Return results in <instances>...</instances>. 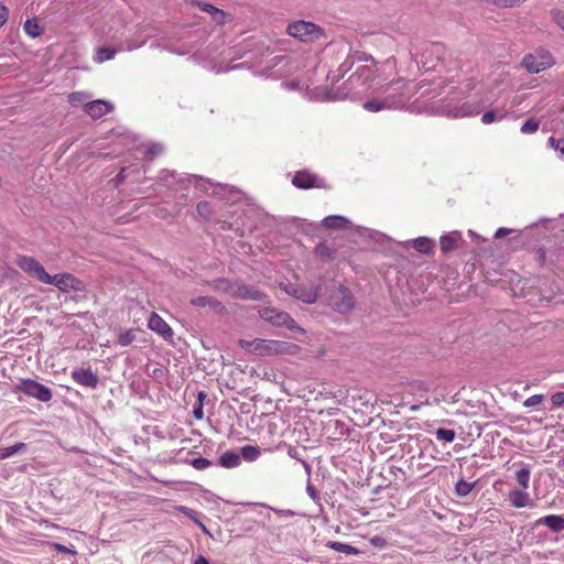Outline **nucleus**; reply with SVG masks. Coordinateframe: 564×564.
<instances>
[{
    "label": "nucleus",
    "mask_w": 564,
    "mask_h": 564,
    "mask_svg": "<svg viewBox=\"0 0 564 564\" xmlns=\"http://www.w3.org/2000/svg\"><path fill=\"white\" fill-rule=\"evenodd\" d=\"M238 345L247 352L256 356H275V355H295L300 351V346L296 344L256 338L252 340L239 339Z\"/></svg>",
    "instance_id": "obj_1"
},
{
    "label": "nucleus",
    "mask_w": 564,
    "mask_h": 564,
    "mask_svg": "<svg viewBox=\"0 0 564 564\" xmlns=\"http://www.w3.org/2000/svg\"><path fill=\"white\" fill-rule=\"evenodd\" d=\"M365 62L370 64L357 67L347 80L350 88L358 91L369 89L377 79L386 80V78L381 77L378 62L372 56H365Z\"/></svg>",
    "instance_id": "obj_2"
},
{
    "label": "nucleus",
    "mask_w": 564,
    "mask_h": 564,
    "mask_svg": "<svg viewBox=\"0 0 564 564\" xmlns=\"http://www.w3.org/2000/svg\"><path fill=\"white\" fill-rule=\"evenodd\" d=\"M285 33L303 43H313L326 39V32L321 25L305 20L290 22Z\"/></svg>",
    "instance_id": "obj_3"
},
{
    "label": "nucleus",
    "mask_w": 564,
    "mask_h": 564,
    "mask_svg": "<svg viewBox=\"0 0 564 564\" xmlns=\"http://www.w3.org/2000/svg\"><path fill=\"white\" fill-rule=\"evenodd\" d=\"M217 289L232 299L261 301L265 295L253 286L242 283H230L227 280H219Z\"/></svg>",
    "instance_id": "obj_4"
},
{
    "label": "nucleus",
    "mask_w": 564,
    "mask_h": 564,
    "mask_svg": "<svg viewBox=\"0 0 564 564\" xmlns=\"http://www.w3.org/2000/svg\"><path fill=\"white\" fill-rule=\"evenodd\" d=\"M452 57L451 51L442 43H431L423 52V65L427 69H436L438 66L447 67Z\"/></svg>",
    "instance_id": "obj_5"
},
{
    "label": "nucleus",
    "mask_w": 564,
    "mask_h": 564,
    "mask_svg": "<svg viewBox=\"0 0 564 564\" xmlns=\"http://www.w3.org/2000/svg\"><path fill=\"white\" fill-rule=\"evenodd\" d=\"M13 391L15 393H24L41 402H48L53 397L50 388L32 379L21 380L20 383L14 387Z\"/></svg>",
    "instance_id": "obj_6"
},
{
    "label": "nucleus",
    "mask_w": 564,
    "mask_h": 564,
    "mask_svg": "<svg viewBox=\"0 0 564 564\" xmlns=\"http://www.w3.org/2000/svg\"><path fill=\"white\" fill-rule=\"evenodd\" d=\"M17 265L29 274L31 278L36 279L39 282L44 283L48 281V273L45 268L33 257L19 256L15 259Z\"/></svg>",
    "instance_id": "obj_7"
},
{
    "label": "nucleus",
    "mask_w": 564,
    "mask_h": 564,
    "mask_svg": "<svg viewBox=\"0 0 564 564\" xmlns=\"http://www.w3.org/2000/svg\"><path fill=\"white\" fill-rule=\"evenodd\" d=\"M45 284L56 286L61 292L67 293L69 291H83L84 283L72 273H57L48 275V281Z\"/></svg>",
    "instance_id": "obj_8"
},
{
    "label": "nucleus",
    "mask_w": 564,
    "mask_h": 564,
    "mask_svg": "<svg viewBox=\"0 0 564 564\" xmlns=\"http://www.w3.org/2000/svg\"><path fill=\"white\" fill-rule=\"evenodd\" d=\"M260 316L276 326H285L289 329H300L305 333L304 329L300 328L296 322L285 312H278L274 308L265 307L260 311Z\"/></svg>",
    "instance_id": "obj_9"
},
{
    "label": "nucleus",
    "mask_w": 564,
    "mask_h": 564,
    "mask_svg": "<svg viewBox=\"0 0 564 564\" xmlns=\"http://www.w3.org/2000/svg\"><path fill=\"white\" fill-rule=\"evenodd\" d=\"M553 65H555V58L547 48L540 46L531 53V74H538Z\"/></svg>",
    "instance_id": "obj_10"
},
{
    "label": "nucleus",
    "mask_w": 564,
    "mask_h": 564,
    "mask_svg": "<svg viewBox=\"0 0 564 564\" xmlns=\"http://www.w3.org/2000/svg\"><path fill=\"white\" fill-rule=\"evenodd\" d=\"M403 89L398 88V94L389 96L383 100L372 99L364 104V108L371 112L398 108L402 104Z\"/></svg>",
    "instance_id": "obj_11"
},
{
    "label": "nucleus",
    "mask_w": 564,
    "mask_h": 564,
    "mask_svg": "<svg viewBox=\"0 0 564 564\" xmlns=\"http://www.w3.org/2000/svg\"><path fill=\"white\" fill-rule=\"evenodd\" d=\"M292 184L301 189L326 187V184L322 178L306 170L297 171L292 178Z\"/></svg>",
    "instance_id": "obj_12"
},
{
    "label": "nucleus",
    "mask_w": 564,
    "mask_h": 564,
    "mask_svg": "<svg viewBox=\"0 0 564 564\" xmlns=\"http://www.w3.org/2000/svg\"><path fill=\"white\" fill-rule=\"evenodd\" d=\"M148 327L160 335L164 340L169 343H173L174 332L171 328V326L158 314V313H151L149 321H148Z\"/></svg>",
    "instance_id": "obj_13"
},
{
    "label": "nucleus",
    "mask_w": 564,
    "mask_h": 564,
    "mask_svg": "<svg viewBox=\"0 0 564 564\" xmlns=\"http://www.w3.org/2000/svg\"><path fill=\"white\" fill-rule=\"evenodd\" d=\"M113 105L104 99H96L84 104V111L93 119H99L102 116L113 111Z\"/></svg>",
    "instance_id": "obj_14"
},
{
    "label": "nucleus",
    "mask_w": 564,
    "mask_h": 564,
    "mask_svg": "<svg viewBox=\"0 0 564 564\" xmlns=\"http://www.w3.org/2000/svg\"><path fill=\"white\" fill-rule=\"evenodd\" d=\"M72 379L80 386L95 389L98 384V376L90 368L73 370Z\"/></svg>",
    "instance_id": "obj_15"
},
{
    "label": "nucleus",
    "mask_w": 564,
    "mask_h": 564,
    "mask_svg": "<svg viewBox=\"0 0 564 564\" xmlns=\"http://www.w3.org/2000/svg\"><path fill=\"white\" fill-rule=\"evenodd\" d=\"M540 525L547 527L552 532H561L564 530V517L557 514H549L535 520L531 529H536Z\"/></svg>",
    "instance_id": "obj_16"
},
{
    "label": "nucleus",
    "mask_w": 564,
    "mask_h": 564,
    "mask_svg": "<svg viewBox=\"0 0 564 564\" xmlns=\"http://www.w3.org/2000/svg\"><path fill=\"white\" fill-rule=\"evenodd\" d=\"M337 299L334 300V306L338 312L346 313L354 307V297L348 289L340 286Z\"/></svg>",
    "instance_id": "obj_17"
},
{
    "label": "nucleus",
    "mask_w": 564,
    "mask_h": 564,
    "mask_svg": "<svg viewBox=\"0 0 564 564\" xmlns=\"http://www.w3.org/2000/svg\"><path fill=\"white\" fill-rule=\"evenodd\" d=\"M191 304L197 307H210L215 312H223L225 306L212 296H197L191 300Z\"/></svg>",
    "instance_id": "obj_18"
},
{
    "label": "nucleus",
    "mask_w": 564,
    "mask_h": 564,
    "mask_svg": "<svg viewBox=\"0 0 564 564\" xmlns=\"http://www.w3.org/2000/svg\"><path fill=\"white\" fill-rule=\"evenodd\" d=\"M240 455L232 451H227L219 457V465L224 468L237 467L240 465Z\"/></svg>",
    "instance_id": "obj_19"
},
{
    "label": "nucleus",
    "mask_w": 564,
    "mask_h": 564,
    "mask_svg": "<svg viewBox=\"0 0 564 564\" xmlns=\"http://www.w3.org/2000/svg\"><path fill=\"white\" fill-rule=\"evenodd\" d=\"M286 292L289 294H291L292 296L303 301L304 303H308V304L314 303L317 297V293L315 291H303L295 286H291V289L286 290Z\"/></svg>",
    "instance_id": "obj_20"
},
{
    "label": "nucleus",
    "mask_w": 564,
    "mask_h": 564,
    "mask_svg": "<svg viewBox=\"0 0 564 564\" xmlns=\"http://www.w3.org/2000/svg\"><path fill=\"white\" fill-rule=\"evenodd\" d=\"M508 497L514 508H523L529 503V496L522 490H511Z\"/></svg>",
    "instance_id": "obj_21"
},
{
    "label": "nucleus",
    "mask_w": 564,
    "mask_h": 564,
    "mask_svg": "<svg viewBox=\"0 0 564 564\" xmlns=\"http://www.w3.org/2000/svg\"><path fill=\"white\" fill-rule=\"evenodd\" d=\"M326 546L329 547L330 550H334V551H337V552H340V553H344L347 555L360 554V551L357 547L346 544V543L338 542V541H328L326 543Z\"/></svg>",
    "instance_id": "obj_22"
},
{
    "label": "nucleus",
    "mask_w": 564,
    "mask_h": 564,
    "mask_svg": "<svg viewBox=\"0 0 564 564\" xmlns=\"http://www.w3.org/2000/svg\"><path fill=\"white\" fill-rule=\"evenodd\" d=\"M175 509L178 512H181V513L185 514L186 517H188L192 521H194L200 528V530L204 533L209 534V531L207 530L206 525L199 520L197 511L192 510V509H189L188 507H185V506H176Z\"/></svg>",
    "instance_id": "obj_23"
},
{
    "label": "nucleus",
    "mask_w": 564,
    "mask_h": 564,
    "mask_svg": "<svg viewBox=\"0 0 564 564\" xmlns=\"http://www.w3.org/2000/svg\"><path fill=\"white\" fill-rule=\"evenodd\" d=\"M347 219L341 216H327L323 219V226L328 229H341L347 226Z\"/></svg>",
    "instance_id": "obj_24"
},
{
    "label": "nucleus",
    "mask_w": 564,
    "mask_h": 564,
    "mask_svg": "<svg viewBox=\"0 0 564 564\" xmlns=\"http://www.w3.org/2000/svg\"><path fill=\"white\" fill-rule=\"evenodd\" d=\"M260 448L258 446L246 445L241 447V456L246 462H254L260 457Z\"/></svg>",
    "instance_id": "obj_25"
},
{
    "label": "nucleus",
    "mask_w": 564,
    "mask_h": 564,
    "mask_svg": "<svg viewBox=\"0 0 564 564\" xmlns=\"http://www.w3.org/2000/svg\"><path fill=\"white\" fill-rule=\"evenodd\" d=\"M458 237L454 234L442 236L440 239L441 249L443 252H448L457 247Z\"/></svg>",
    "instance_id": "obj_26"
},
{
    "label": "nucleus",
    "mask_w": 564,
    "mask_h": 564,
    "mask_svg": "<svg viewBox=\"0 0 564 564\" xmlns=\"http://www.w3.org/2000/svg\"><path fill=\"white\" fill-rule=\"evenodd\" d=\"M413 247L421 253H430L433 250L434 242L425 237H420L413 241Z\"/></svg>",
    "instance_id": "obj_27"
},
{
    "label": "nucleus",
    "mask_w": 564,
    "mask_h": 564,
    "mask_svg": "<svg viewBox=\"0 0 564 564\" xmlns=\"http://www.w3.org/2000/svg\"><path fill=\"white\" fill-rule=\"evenodd\" d=\"M564 405V391L555 392L547 400V405H544V410L552 411L556 408Z\"/></svg>",
    "instance_id": "obj_28"
},
{
    "label": "nucleus",
    "mask_w": 564,
    "mask_h": 564,
    "mask_svg": "<svg viewBox=\"0 0 564 564\" xmlns=\"http://www.w3.org/2000/svg\"><path fill=\"white\" fill-rule=\"evenodd\" d=\"M23 29L26 34L32 37L40 36L42 34V28L40 26L36 19H29L25 21Z\"/></svg>",
    "instance_id": "obj_29"
},
{
    "label": "nucleus",
    "mask_w": 564,
    "mask_h": 564,
    "mask_svg": "<svg viewBox=\"0 0 564 564\" xmlns=\"http://www.w3.org/2000/svg\"><path fill=\"white\" fill-rule=\"evenodd\" d=\"M25 443H17L12 446H9V447H2L0 448V460H3V459H7L9 458L10 456H12L13 454L20 452L21 449L25 448Z\"/></svg>",
    "instance_id": "obj_30"
},
{
    "label": "nucleus",
    "mask_w": 564,
    "mask_h": 564,
    "mask_svg": "<svg viewBox=\"0 0 564 564\" xmlns=\"http://www.w3.org/2000/svg\"><path fill=\"white\" fill-rule=\"evenodd\" d=\"M134 339L135 335L133 329H123L118 334V343L123 347L132 344Z\"/></svg>",
    "instance_id": "obj_31"
},
{
    "label": "nucleus",
    "mask_w": 564,
    "mask_h": 564,
    "mask_svg": "<svg viewBox=\"0 0 564 564\" xmlns=\"http://www.w3.org/2000/svg\"><path fill=\"white\" fill-rule=\"evenodd\" d=\"M210 18L217 25H225L226 23H228L232 20L231 15L229 13H227L224 10L218 9V8H217V10H214V13Z\"/></svg>",
    "instance_id": "obj_32"
},
{
    "label": "nucleus",
    "mask_w": 564,
    "mask_h": 564,
    "mask_svg": "<svg viewBox=\"0 0 564 564\" xmlns=\"http://www.w3.org/2000/svg\"><path fill=\"white\" fill-rule=\"evenodd\" d=\"M315 253L323 260H330L334 257V250L326 243H318Z\"/></svg>",
    "instance_id": "obj_33"
},
{
    "label": "nucleus",
    "mask_w": 564,
    "mask_h": 564,
    "mask_svg": "<svg viewBox=\"0 0 564 564\" xmlns=\"http://www.w3.org/2000/svg\"><path fill=\"white\" fill-rule=\"evenodd\" d=\"M474 487L475 482H467L464 479H460L455 486V491L457 496L465 497L474 489Z\"/></svg>",
    "instance_id": "obj_34"
},
{
    "label": "nucleus",
    "mask_w": 564,
    "mask_h": 564,
    "mask_svg": "<svg viewBox=\"0 0 564 564\" xmlns=\"http://www.w3.org/2000/svg\"><path fill=\"white\" fill-rule=\"evenodd\" d=\"M116 54L115 50L108 47H100L96 52L95 61L98 63H102L105 61L111 59Z\"/></svg>",
    "instance_id": "obj_35"
},
{
    "label": "nucleus",
    "mask_w": 564,
    "mask_h": 564,
    "mask_svg": "<svg viewBox=\"0 0 564 564\" xmlns=\"http://www.w3.org/2000/svg\"><path fill=\"white\" fill-rule=\"evenodd\" d=\"M436 438L438 441L451 443L455 440V431L447 429H437L435 432Z\"/></svg>",
    "instance_id": "obj_36"
},
{
    "label": "nucleus",
    "mask_w": 564,
    "mask_h": 564,
    "mask_svg": "<svg viewBox=\"0 0 564 564\" xmlns=\"http://www.w3.org/2000/svg\"><path fill=\"white\" fill-rule=\"evenodd\" d=\"M547 143L555 150L561 159H564V138L555 139L550 137Z\"/></svg>",
    "instance_id": "obj_37"
},
{
    "label": "nucleus",
    "mask_w": 564,
    "mask_h": 564,
    "mask_svg": "<svg viewBox=\"0 0 564 564\" xmlns=\"http://www.w3.org/2000/svg\"><path fill=\"white\" fill-rule=\"evenodd\" d=\"M525 284H527L525 279H519L517 281V283H513L511 286V291L513 292V295L518 296V297H524L527 295Z\"/></svg>",
    "instance_id": "obj_38"
},
{
    "label": "nucleus",
    "mask_w": 564,
    "mask_h": 564,
    "mask_svg": "<svg viewBox=\"0 0 564 564\" xmlns=\"http://www.w3.org/2000/svg\"><path fill=\"white\" fill-rule=\"evenodd\" d=\"M189 3H191V6L196 7L199 10L208 13L210 17L213 15L214 10H217V8L215 6H213L212 3L204 2L200 0H191Z\"/></svg>",
    "instance_id": "obj_39"
},
{
    "label": "nucleus",
    "mask_w": 564,
    "mask_h": 564,
    "mask_svg": "<svg viewBox=\"0 0 564 564\" xmlns=\"http://www.w3.org/2000/svg\"><path fill=\"white\" fill-rule=\"evenodd\" d=\"M556 218H547L542 217L535 223H531V236L533 235V230L538 229L540 226L545 227L546 225L552 226L554 228V224L556 223Z\"/></svg>",
    "instance_id": "obj_40"
},
{
    "label": "nucleus",
    "mask_w": 564,
    "mask_h": 564,
    "mask_svg": "<svg viewBox=\"0 0 564 564\" xmlns=\"http://www.w3.org/2000/svg\"><path fill=\"white\" fill-rule=\"evenodd\" d=\"M86 99H87L86 94L80 93V91H74V93L68 95V102L72 106H79V105L84 104V101Z\"/></svg>",
    "instance_id": "obj_41"
},
{
    "label": "nucleus",
    "mask_w": 564,
    "mask_h": 564,
    "mask_svg": "<svg viewBox=\"0 0 564 564\" xmlns=\"http://www.w3.org/2000/svg\"><path fill=\"white\" fill-rule=\"evenodd\" d=\"M189 464L196 470H204L213 465L210 460H208L207 458H203V457L194 458L191 460Z\"/></svg>",
    "instance_id": "obj_42"
},
{
    "label": "nucleus",
    "mask_w": 564,
    "mask_h": 564,
    "mask_svg": "<svg viewBox=\"0 0 564 564\" xmlns=\"http://www.w3.org/2000/svg\"><path fill=\"white\" fill-rule=\"evenodd\" d=\"M516 475L519 485L522 486L523 488H527L529 482V470L524 467H521L516 471Z\"/></svg>",
    "instance_id": "obj_43"
},
{
    "label": "nucleus",
    "mask_w": 564,
    "mask_h": 564,
    "mask_svg": "<svg viewBox=\"0 0 564 564\" xmlns=\"http://www.w3.org/2000/svg\"><path fill=\"white\" fill-rule=\"evenodd\" d=\"M197 213L204 218H208L212 215V206L207 202H200L197 204Z\"/></svg>",
    "instance_id": "obj_44"
},
{
    "label": "nucleus",
    "mask_w": 564,
    "mask_h": 564,
    "mask_svg": "<svg viewBox=\"0 0 564 564\" xmlns=\"http://www.w3.org/2000/svg\"><path fill=\"white\" fill-rule=\"evenodd\" d=\"M551 15L553 21L557 24V26L564 31V11L562 10H552Z\"/></svg>",
    "instance_id": "obj_45"
},
{
    "label": "nucleus",
    "mask_w": 564,
    "mask_h": 564,
    "mask_svg": "<svg viewBox=\"0 0 564 564\" xmlns=\"http://www.w3.org/2000/svg\"><path fill=\"white\" fill-rule=\"evenodd\" d=\"M547 400L544 394H532L531 395V408H535L542 405L544 410V405H547Z\"/></svg>",
    "instance_id": "obj_46"
},
{
    "label": "nucleus",
    "mask_w": 564,
    "mask_h": 564,
    "mask_svg": "<svg viewBox=\"0 0 564 564\" xmlns=\"http://www.w3.org/2000/svg\"><path fill=\"white\" fill-rule=\"evenodd\" d=\"M369 542L376 547H384L387 545V540L381 535L371 536Z\"/></svg>",
    "instance_id": "obj_47"
},
{
    "label": "nucleus",
    "mask_w": 564,
    "mask_h": 564,
    "mask_svg": "<svg viewBox=\"0 0 564 564\" xmlns=\"http://www.w3.org/2000/svg\"><path fill=\"white\" fill-rule=\"evenodd\" d=\"M497 119V115L495 111L490 110V111H486L482 117H481V122L484 124H489L491 122H494L495 120Z\"/></svg>",
    "instance_id": "obj_48"
},
{
    "label": "nucleus",
    "mask_w": 564,
    "mask_h": 564,
    "mask_svg": "<svg viewBox=\"0 0 564 564\" xmlns=\"http://www.w3.org/2000/svg\"><path fill=\"white\" fill-rule=\"evenodd\" d=\"M9 18V10L6 6L0 4V28H2Z\"/></svg>",
    "instance_id": "obj_49"
},
{
    "label": "nucleus",
    "mask_w": 564,
    "mask_h": 564,
    "mask_svg": "<svg viewBox=\"0 0 564 564\" xmlns=\"http://www.w3.org/2000/svg\"><path fill=\"white\" fill-rule=\"evenodd\" d=\"M400 84H401L402 86H404L403 79L398 78L397 80H392L391 83H389V84H387V85L380 86V87L378 88V90H379L380 93H387V91L389 90V88H390V87H392V86H397V85H400Z\"/></svg>",
    "instance_id": "obj_50"
},
{
    "label": "nucleus",
    "mask_w": 564,
    "mask_h": 564,
    "mask_svg": "<svg viewBox=\"0 0 564 564\" xmlns=\"http://www.w3.org/2000/svg\"><path fill=\"white\" fill-rule=\"evenodd\" d=\"M53 547L57 551V552H61V553H72L74 554L75 552L69 550L68 547H66L65 545L63 544H59V543H53Z\"/></svg>",
    "instance_id": "obj_51"
},
{
    "label": "nucleus",
    "mask_w": 564,
    "mask_h": 564,
    "mask_svg": "<svg viewBox=\"0 0 564 564\" xmlns=\"http://www.w3.org/2000/svg\"><path fill=\"white\" fill-rule=\"evenodd\" d=\"M509 234V230L506 229V228H499L497 231H496V235L495 237L496 238H501V237H505Z\"/></svg>",
    "instance_id": "obj_52"
},
{
    "label": "nucleus",
    "mask_w": 564,
    "mask_h": 564,
    "mask_svg": "<svg viewBox=\"0 0 564 564\" xmlns=\"http://www.w3.org/2000/svg\"><path fill=\"white\" fill-rule=\"evenodd\" d=\"M194 564H209V562H208V560H207L206 557H204V556L199 555V556L195 560Z\"/></svg>",
    "instance_id": "obj_53"
},
{
    "label": "nucleus",
    "mask_w": 564,
    "mask_h": 564,
    "mask_svg": "<svg viewBox=\"0 0 564 564\" xmlns=\"http://www.w3.org/2000/svg\"><path fill=\"white\" fill-rule=\"evenodd\" d=\"M539 129V122L531 118V133L535 132Z\"/></svg>",
    "instance_id": "obj_54"
},
{
    "label": "nucleus",
    "mask_w": 564,
    "mask_h": 564,
    "mask_svg": "<svg viewBox=\"0 0 564 564\" xmlns=\"http://www.w3.org/2000/svg\"><path fill=\"white\" fill-rule=\"evenodd\" d=\"M529 130H530V127H529V119H528V120H525V121L523 122V124H522V127H521V131H522L523 133H527V132H529Z\"/></svg>",
    "instance_id": "obj_55"
},
{
    "label": "nucleus",
    "mask_w": 564,
    "mask_h": 564,
    "mask_svg": "<svg viewBox=\"0 0 564 564\" xmlns=\"http://www.w3.org/2000/svg\"><path fill=\"white\" fill-rule=\"evenodd\" d=\"M194 415H195L196 419H202L203 417V410H202V408L195 409L194 410Z\"/></svg>",
    "instance_id": "obj_56"
},
{
    "label": "nucleus",
    "mask_w": 564,
    "mask_h": 564,
    "mask_svg": "<svg viewBox=\"0 0 564 564\" xmlns=\"http://www.w3.org/2000/svg\"><path fill=\"white\" fill-rule=\"evenodd\" d=\"M538 253H539V260H540L541 262H544V260H545V251H544L543 249H541V248H540V249L538 250Z\"/></svg>",
    "instance_id": "obj_57"
},
{
    "label": "nucleus",
    "mask_w": 564,
    "mask_h": 564,
    "mask_svg": "<svg viewBox=\"0 0 564 564\" xmlns=\"http://www.w3.org/2000/svg\"><path fill=\"white\" fill-rule=\"evenodd\" d=\"M356 56H357V57H356V58H357V61H359V62H365V56H369V55H368V54H366V53H362V52H361V53H356Z\"/></svg>",
    "instance_id": "obj_58"
},
{
    "label": "nucleus",
    "mask_w": 564,
    "mask_h": 564,
    "mask_svg": "<svg viewBox=\"0 0 564 564\" xmlns=\"http://www.w3.org/2000/svg\"><path fill=\"white\" fill-rule=\"evenodd\" d=\"M521 64H522L523 66H525V67H528V68H529V57H528V56H524V57H523V59H522V62H521Z\"/></svg>",
    "instance_id": "obj_59"
},
{
    "label": "nucleus",
    "mask_w": 564,
    "mask_h": 564,
    "mask_svg": "<svg viewBox=\"0 0 564 564\" xmlns=\"http://www.w3.org/2000/svg\"><path fill=\"white\" fill-rule=\"evenodd\" d=\"M473 113H474L473 111H465V112L463 113V116H470V115H473Z\"/></svg>",
    "instance_id": "obj_60"
},
{
    "label": "nucleus",
    "mask_w": 564,
    "mask_h": 564,
    "mask_svg": "<svg viewBox=\"0 0 564 564\" xmlns=\"http://www.w3.org/2000/svg\"><path fill=\"white\" fill-rule=\"evenodd\" d=\"M531 421H536V422H539V423H540V422H541V419H536V417L531 416Z\"/></svg>",
    "instance_id": "obj_61"
},
{
    "label": "nucleus",
    "mask_w": 564,
    "mask_h": 564,
    "mask_svg": "<svg viewBox=\"0 0 564 564\" xmlns=\"http://www.w3.org/2000/svg\"><path fill=\"white\" fill-rule=\"evenodd\" d=\"M154 150L153 149H149V154H154Z\"/></svg>",
    "instance_id": "obj_62"
},
{
    "label": "nucleus",
    "mask_w": 564,
    "mask_h": 564,
    "mask_svg": "<svg viewBox=\"0 0 564 564\" xmlns=\"http://www.w3.org/2000/svg\"><path fill=\"white\" fill-rule=\"evenodd\" d=\"M533 82H534V80L531 78V82H530L531 89L534 87Z\"/></svg>",
    "instance_id": "obj_63"
},
{
    "label": "nucleus",
    "mask_w": 564,
    "mask_h": 564,
    "mask_svg": "<svg viewBox=\"0 0 564 564\" xmlns=\"http://www.w3.org/2000/svg\"><path fill=\"white\" fill-rule=\"evenodd\" d=\"M392 62H393V66H395V64H397V59H395V58H392Z\"/></svg>",
    "instance_id": "obj_64"
}]
</instances>
